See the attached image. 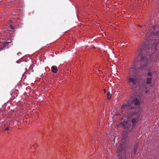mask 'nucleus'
<instances>
[{
	"label": "nucleus",
	"mask_w": 159,
	"mask_h": 159,
	"mask_svg": "<svg viewBox=\"0 0 159 159\" xmlns=\"http://www.w3.org/2000/svg\"><path fill=\"white\" fill-rule=\"evenodd\" d=\"M139 26L140 27H141V26H140V25H139Z\"/></svg>",
	"instance_id": "15"
},
{
	"label": "nucleus",
	"mask_w": 159,
	"mask_h": 159,
	"mask_svg": "<svg viewBox=\"0 0 159 159\" xmlns=\"http://www.w3.org/2000/svg\"><path fill=\"white\" fill-rule=\"evenodd\" d=\"M138 146V143L135 144L134 146V154H135L136 153L137 150V148Z\"/></svg>",
	"instance_id": "9"
},
{
	"label": "nucleus",
	"mask_w": 159,
	"mask_h": 159,
	"mask_svg": "<svg viewBox=\"0 0 159 159\" xmlns=\"http://www.w3.org/2000/svg\"><path fill=\"white\" fill-rule=\"evenodd\" d=\"M154 73H156V72H154Z\"/></svg>",
	"instance_id": "16"
},
{
	"label": "nucleus",
	"mask_w": 159,
	"mask_h": 159,
	"mask_svg": "<svg viewBox=\"0 0 159 159\" xmlns=\"http://www.w3.org/2000/svg\"><path fill=\"white\" fill-rule=\"evenodd\" d=\"M144 87L145 89H147V87L146 86H144Z\"/></svg>",
	"instance_id": "13"
},
{
	"label": "nucleus",
	"mask_w": 159,
	"mask_h": 159,
	"mask_svg": "<svg viewBox=\"0 0 159 159\" xmlns=\"http://www.w3.org/2000/svg\"><path fill=\"white\" fill-rule=\"evenodd\" d=\"M51 70L54 73H57L58 70L57 67L55 66H52L51 67Z\"/></svg>",
	"instance_id": "8"
},
{
	"label": "nucleus",
	"mask_w": 159,
	"mask_h": 159,
	"mask_svg": "<svg viewBox=\"0 0 159 159\" xmlns=\"http://www.w3.org/2000/svg\"><path fill=\"white\" fill-rule=\"evenodd\" d=\"M103 91H104V93H106V89H103Z\"/></svg>",
	"instance_id": "14"
},
{
	"label": "nucleus",
	"mask_w": 159,
	"mask_h": 159,
	"mask_svg": "<svg viewBox=\"0 0 159 159\" xmlns=\"http://www.w3.org/2000/svg\"><path fill=\"white\" fill-rule=\"evenodd\" d=\"M120 126L125 129L127 131L130 132L131 129L130 123L126 121H123L120 123ZM127 132H124L122 133L121 138V143L120 144L118 150L116 152L117 155L121 158L125 156L126 152L125 148L126 146V142L127 140Z\"/></svg>",
	"instance_id": "2"
},
{
	"label": "nucleus",
	"mask_w": 159,
	"mask_h": 159,
	"mask_svg": "<svg viewBox=\"0 0 159 159\" xmlns=\"http://www.w3.org/2000/svg\"><path fill=\"white\" fill-rule=\"evenodd\" d=\"M137 110H138L137 111L133 112L132 113H130L129 115V117L131 118L133 117L135 115L136 116V118H133L131 121V122L133 126H134L137 123L139 120V117L140 114V109L138 108L137 109Z\"/></svg>",
	"instance_id": "4"
},
{
	"label": "nucleus",
	"mask_w": 159,
	"mask_h": 159,
	"mask_svg": "<svg viewBox=\"0 0 159 159\" xmlns=\"http://www.w3.org/2000/svg\"><path fill=\"white\" fill-rule=\"evenodd\" d=\"M153 35L154 36H159V26H155L154 28V31H153Z\"/></svg>",
	"instance_id": "6"
},
{
	"label": "nucleus",
	"mask_w": 159,
	"mask_h": 159,
	"mask_svg": "<svg viewBox=\"0 0 159 159\" xmlns=\"http://www.w3.org/2000/svg\"><path fill=\"white\" fill-rule=\"evenodd\" d=\"M159 41V38L155 39L152 41V44L150 48L146 43L143 45L141 48L138 49L136 53L138 55L135 59L134 66L130 68L129 70V76L128 79V82L129 85L133 86L136 85L138 82L137 75L139 73V70L147 69V65L150 63V61H154L157 59L156 56H154L153 53L151 55H148L147 58L145 57L143 55L144 52L149 53L153 50L154 52L156 50L157 44Z\"/></svg>",
	"instance_id": "1"
},
{
	"label": "nucleus",
	"mask_w": 159,
	"mask_h": 159,
	"mask_svg": "<svg viewBox=\"0 0 159 159\" xmlns=\"http://www.w3.org/2000/svg\"><path fill=\"white\" fill-rule=\"evenodd\" d=\"M11 39L9 40L8 41L4 42V45L3 46H0V51L4 49V48H6L7 47V44L11 43Z\"/></svg>",
	"instance_id": "7"
},
{
	"label": "nucleus",
	"mask_w": 159,
	"mask_h": 159,
	"mask_svg": "<svg viewBox=\"0 0 159 159\" xmlns=\"http://www.w3.org/2000/svg\"><path fill=\"white\" fill-rule=\"evenodd\" d=\"M153 75V72H148L146 76H149L146 79V84H151L152 79V76Z\"/></svg>",
	"instance_id": "5"
},
{
	"label": "nucleus",
	"mask_w": 159,
	"mask_h": 159,
	"mask_svg": "<svg viewBox=\"0 0 159 159\" xmlns=\"http://www.w3.org/2000/svg\"><path fill=\"white\" fill-rule=\"evenodd\" d=\"M139 99V97L138 98L136 97H134L131 101H129L126 104L123 105V106L121 108V111H123L124 109L127 108L128 107H129L130 109H133L134 108L132 106V105L133 104H134L136 106L139 105L140 103V102Z\"/></svg>",
	"instance_id": "3"
},
{
	"label": "nucleus",
	"mask_w": 159,
	"mask_h": 159,
	"mask_svg": "<svg viewBox=\"0 0 159 159\" xmlns=\"http://www.w3.org/2000/svg\"><path fill=\"white\" fill-rule=\"evenodd\" d=\"M10 28L12 29H14V27L12 25H10Z\"/></svg>",
	"instance_id": "11"
},
{
	"label": "nucleus",
	"mask_w": 159,
	"mask_h": 159,
	"mask_svg": "<svg viewBox=\"0 0 159 159\" xmlns=\"http://www.w3.org/2000/svg\"><path fill=\"white\" fill-rule=\"evenodd\" d=\"M111 94H110V93L109 92L107 94V98L108 99H109L111 98Z\"/></svg>",
	"instance_id": "10"
},
{
	"label": "nucleus",
	"mask_w": 159,
	"mask_h": 159,
	"mask_svg": "<svg viewBox=\"0 0 159 159\" xmlns=\"http://www.w3.org/2000/svg\"><path fill=\"white\" fill-rule=\"evenodd\" d=\"M8 130V128L7 127L5 129V130L6 131H7Z\"/></svg>",
	"instance_id": "12"
}]
</instances>
